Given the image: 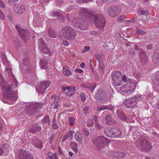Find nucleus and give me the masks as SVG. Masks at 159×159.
<instances>
[{
  "label": "nucleus",
  "mask_w": 159,
  "mask_h": 159,
  "mask_svg": "<svg viewBox=\"0 0 159 159\" xmlns=\"http://www.w3.org/2000/svg\"><path fill=\"white\" fill-rule=\"evenodd\" d=\"M62 89L63 92L67 90V91L66 92V94L68 96H70L75 93V88L73 86H66L64 87Z\"/></svg>",
  "instance_id": "f3484780"
},
{
  "label": "nucleus",
  "mask_w": 159,
  "mask_h": 159,
  "mask_svg": "<svg viewBox=\"0 0 159 159\" xmlns=\"http://www.w3.org/2000/svg\"><path fill=\"white\" fill-rule=\"evenodd\" d=\"M116 113L118 115L119 119L121 120L125 121L126 120V117L125 116L124 114L122 111L117 110Z\"/></svg>",
  "instance_id": "a878e982"
},
{
  "label": "nucleus",
  "mask_w": 159,
  "mask_h": 159,
  "mask_svg": "<svg viewBox=\"0 0 159 159\" xmlns=\"http://www.w3.org/2000/svg\"><path fill=\"white\" fill-rule=\"evenodd\" d=\"M39 65L40 67L43 69H46L48 67L47 61L44 59H41Z\"/></svg>",
  "instance_id": "393cba45"
},
{
  "label": "nucleus",
  "mask_w": 159,
  "mask_h": 159,
  "mask_svg": "<svg viewBox=\"0 0 159 159\" xmlns=\"http://www.w3.org/2000/svg\"><path fill=\"white\" fill-rule=\"evenodd\" d=\"M74 133V131H70L68 132L67 136H69L70 137H71L73 136V134Z\"/></svg>",
  "instance_id": "5fc2aeb1"
},
{
  "label": "nucleus",
  "mask_w": 159,
  "mask_h": 159,
  "mask_svg": "<svg viewBox=\"0 0 159 159\" xmlns=\"http://www.w3.org/2000/svg\"><path fill=\"white\" fill-rule=\"evenodd\" d=\"M54 139V135L53 134L51 135L50 138L49 142L50 143H53Z\"/></svg>",
  "instance_id": "603ef678"
},
{
  "label": "nucleus",
  "mask_w": 159,
  "mask_h": 159,
  "mask_svg": "<svg viewBox=\"0 0 159 159\" xmlns=\"http://www.w3.org/2000/svg\"><path fill=\"white\" fill-rule=\"evenodd\" d=\"M99 69L100 70L102 71L103 70L104 67V63L102 61H101L99 62Z\"/></svg>",
  "instance_id": "a19ab883"
},
{
  "label": "nucleus",
  "mask_w": 159,
  "mask_h": 159,
  "mask_svg": "<svg viewBox=\"0 0 159 159\" xmlns=\"http://www.w3.org/2000/svg\"><path fill=\"white\" fill-rule=\"evenodd\" d=\"M50 122V119L48 116L46 115L43 118L42 122L43 124L47 123L49 124Z\"/></svg>",
  "instance_id": "f704fd0d"
},
{
  "label": "nucleus",
  "mask_w": 159,
  "mask_h": 159,
  "mask_svg": "<svg viewBox=\"0 0 159 159\" xmlns=\"http://www.w3.org/2000/svg\"><path fill=\"white\" fill-rule=\"evenodd\" d=\"M25 6L22 5L19 6L18 7V11L19 12L21 13L25 10Z\"/></svg>",
  "instance_id": "ea45409f"
},
{
  "label": "nucleus",
  "mask_w": 159,
  "mask_h": 159,
  "mask_svg": "<svg viewBox=\"0 0 159 159\" xmlns=\"http://www.w3.org/2000/svg\"><path fill=\"white\" fill-rule=\"evenodd\" d=\"M62 44L64 46H68L69 44V43L66 40H65L63 42Z\"/></svg>",
  "instance_id": "13d9d810"
},
{
  "label": "nucleus",
  "mask_w": 159,
  "mask_h": 159,
  "mask_svg": "<svg viewBox=\"0 0 159 159\" xmlns=\"http://www.w3.org/2000/svg\"><path fill=\"white\" fill-rule=\"evenodd\" d=\"M111 156L113 157L117 158V152H111Z\"/></svg>",
  "instance_id": "3c124183"
},
{
  "label": "nucleus",
  "mask_w": 159,
  "mask_h": 159,
  "mask_svg": "<svg viewBox=\"0 0 159 159\" xmlns=\"http://www.w3.org/2000/svg\"><path fill=\"white\" fill-rule=\"evenodd\" d=\"M49 36L51 38H56L58 37L57 32L52 28H50L48 30Z\"/></svg>",
  "instance_id": "5701e85b"
},
{
  "label": "nucleus",
  "mask_w": 159,
  "mask_h": 159,
  "mask_svg": "<svg viewBox=\"0 0 159 159\" xmlns=\"http://www.w3.org/2000/svg\"><path fill=\"white\" fill-rule=\"evenodd\" d=\"M51 15L55 18H57L58 20H61V21H64L65 19V17L62 13L58 11H53L51 13Z\"/></svg>",
  "instance_id": "6ab92c4d"
},
{
  "label": "nucleus",
  "mask_w": 159,
  "mask_h": 159,
  "mask_svg": "<svg viewBox=\"0 0 159 159\" xmlns=\"http://www.w3.org/2000/svg\"><path fill=\"white\" fill-rule=\"evenodd\" d=\"M107 114H108L107 113V111H104L102 114V116L103 117H105H105L106 116Z\"/></svg>",
  "instance_id": "680f3d73"
},
{
  "label": "nucleus",
  "mask_w": 159,
  "mask_h": 159,
  "mask_svg": "<svg viewBox=\"0 0 159 159\" xmlns=\"http://www.w3.org/2000/svg\"><path fill=\"white\" fill-rule=\"evenodd\" d=\"M81 99L82 101H85L86 99L85 95L84 93H81L80 94Z\"/></svg>",
  "instance_id": "de8ad7c7"
},
{
  "label": "nucleus",
  "mask_w": 159,
  "mask_h": 159,
  "mask_svg": "<svg viewBox=\"0 0 159 159\" xmlns=\"http://www.w3.org/2000/svg\"><path fill=\"white\" fill-rule=\"evenodd\" d=\"M75 71L77 73H82L83 72V70L80 69H76L75 70Z\"/></svg>",
  "instance_id": "bf43d9fd"
},
{
  "label": "nucleus",
  "mask_w": 159,
  "mask_h": 159,
  "mask_svg": "<svg viewBox=\"0 0 159 159\" xmlns=\"http://www.w3.org/2000/svg\"><path fill=\"white\" fill-rule=\"evenodd\" d=\"M0 18L2 20H4L5 19L4 14L1 11H0Z\"/></svg>",
  "instance_id": "6e6d98bb"
},
{
  "label": "nucleus",
  "mask_w": 159,
  "mask_h": 159,
  "mask_svg": "<svg viewBox=\"0 0 159 159\" xmlns=\"http://www.w3.org/2000/svg\"><path fill=\"white\" fill-rule=\"evenodd\" d=\"M122 74L120 71H117L112 74V79L113 84L116 86L121 85V82Z\"/></svg>",
  "instance_id": "1a4fd4ad"
},
{
  "label": "nucleus",
  "mask_w": 159,
  "mask_h": 159,
  "mask_svg": "<svg viewBox=\"0 0 159 159\" xmlns=\"http://www.w3.org/2000/svg\"><path fill=\"white\" fill-rule=\"evenodd\" d=\"M80 15L81 17L77 19L74 18L72 21L73 24L74 26L81 30H86L88 28V24L83 17L90 21H94L93 14L90 10L85 8L80 11Z\"/></svg>",
  "instance_id": "f257e3e1"
},
{
  "label": "nucleus",
  "mask_w": 159,
  "mask_h": 159,
  "mask_svg": "<svg viewBox=\"0 0 159 159\" xmlns=\"http://www.w3.org/2000/svg\"><path fill=\"white\" fill-rule=\"evenodd\" d=\"M113 134L114 136L112 138H115L116 137H120L122 136V132L119 129L116 130V131L113 132Z\"/></svg>",
  "instance_id": "2f4dec72"
},
{
  "label": "nucleus",
  "mask_w": 159,
  "mask_h": 159,
  "mask_svg": "<svg viewBox=\"0 0 159 159\" xmlns=\"http://www.w3.org/2000/svg\"><path fill=\"white\" fill-rule=\"evenodd\" d=\"M95 98L97 101L102 103L106 102L109 99L107 94L101 89L98 90L95 95Z\"/></svg>",
  "instance_id": "0eeeda50"
},
{
  "label": "nucleus",
  "mask_w": 159,
  "mask_h": 159,
  "mask_svg": "<svg viewBox=\"0 0 159 159\" xmlns=\"http://www.w3.org/2000/svg\"><path fill=\"white\" fill-rule=\"evenodd\" d=\"M106 124L108 125H113L116 124V121L112 118L111 115L109 114H107L105 117Z\"/></svg>",
  "instance_id": "a211bd4d"
},
{
  "label": "nucleus",
  "mask_w": 159,
  "mask_h": 159,
  "mask_svg": "<svg viewBox=\"0 0 159 159\" xmlns=\"http://www.w3.org/2000/svg\"><path fill=\"white\" fill-rule=\"evenodd\" d=\"M121 8L119 6H112L109 7L107 12L109 16L112 18L117 16L120 14Z\"/></svg>",
  "instance_id": "6e6552de"
},
{
  "label": "nucleus",
  "mask_w": 159,
  "mask_h": 159,
  "mask_svg": "<svg viewBox=\"0 0 159 159\" xmlns=\"http://www.w3.org/2000/svg\"><path fill=\"white\" fill-rule=\"evenodd\" d=\"M41 127L36 124H33L31 128L28 130L32 134H35L36 132L39 131L41 130Z\"/></svg>",
  "instance_id": "412c9836"
},
{
  "label": "nucleus",
  "mask_w": 159,
  "mask_h": 159,
  "mask_svg": "<svg viewBox=\"0 0 159 159\" xmlns=\"http://www.w3.org/2000/svg\"><path fill=\"white\" fill-rule=\"evenodd\" d=\"M33 143L34 146L38 148H42V143L40 140H38L35 137H33L32 139Z\"/></svg>",
  "instance_id": "4be33fe9"
},
{
  "label": "nucleus",
  "mask_w": 159,
  "mask_h": 159,
  "mask_svg": "<svg viewBox=\"0 0 159 159\" xmlns=\"http://www.w3.org/2000/svg\"><path fill=\"white\" fill-rule=\"evenodd\" d=\"M0 6L2 8H4L5 7L4 3L2 1L0 2Z\"/></svg>",
  "instance_id": "338daca9"
},
{
  "label": "nucleus",
  "mask_w": 159,
  "mask_h": 159,
  "mask_svg": "<svg viewBox=\"0 0 159 159\" xmlns=\"http://www.w3.org/2000/svg\"><path fill=\"white\" fill-rule=\"evenodd\" d=\"M128 83L129 85L125 87L126 89L124 91L127 93V94H129L132 92L136 86L137 82V81L132 79H128Z\"/></svg>",
  "instance_id": "9b49d317"
},
{
  "label": "nucleus",
  "mask_w": 159,
  "mask_h": 159,
  "mask_svg": "<svg viewBox=\"0 0 159 159\" xmlns=\"http://www.w3.org/2000/svg\"><path fill=\"white\" fill-rule=\"evenodd\" d=\"M106 19L101 14L94 16V23L96 27L101 30H103L105 25Z\"/></svg>",
  "instance_id": "39448f33"
},
{
  "label": "nucleus",
  "mask_w": 159,
  "mask_h": 159,
  "mask_svg": "<svg viewBox=\"0 0 159 159\" xmlns=\"http://www.w3.org/2000/svg\"><path fill=\"white\" fill-rule=\"evenodd\" d=\"M57 96L55 94H53L50 96L49 99L52 100L54 98V99L55 98H56V97H57Z\"/></svg>",
  "instance_id": "052dcab7"
},
{
  "label": "nucleus",
  "mask_w": 159,
  "mask_h": 159,
  "mask_svg": "<svg viewBox=\"0 0 159 159\" xmlns=\"http://www.w3.org/2000/svg\"><path fill=\"white\" fill-rule=\"evenodd\" d=\"M82 131L83 132V134L86 136H89V133L88 131L86 129H82Z\"/></svg>",
  "instance_id": "49530a36"
},
{
  "label": "nucleus",
  "mask_w": 159,
  "mask_h": 159,
  "mask_svg": "<svg viewBox=\"0 0 159 159\" xmlns=\"http://www.w3.org/2000/svg\"><path fill=\"white\" fill-rule=\"evenodd\" d=\"M75 138L78 142L82 143L83 137L81 134L79 132H76L75 134Z\"/></svg>",
  "instance_id": "b1692460"
},
{
  "label": "nucleus",
  "mask_w": 159,
  "mask_h": 159,
  "mask_svg": "<svg viewBox=\"0 0 159 159\" xmlns=\"http://www.w3.org/2000/svg\"><path fill=\"white\" fill-rule=\"evenodd\" d=\"M18 0H8V2L11 4H12L14 2L17 1Z\"/></svg>",
  "instance_id": "774afa93"
},
{
  "label": "nucleus",
  "mask_w": 159,
  "mask_h": 159,
  "mask_svg": "<svg viewBox=\"0 0 159 159\" xmlns=\"http://www.w3.org/2000/svg\"><path fill=\"white\" fill-rule=\"evenodd\" d=\"M139 56L140 61L143 64H144L147 62V57L146 52L144 50L140 49L139 50Z\"/></svg>",
  "instance_id": "dca6fc26"
},
{
  "label": "nucleus",
  "mask_w": 159,
  "mask_h": 159,
  "mask_svg": "<svg viewBox=\"0 0 159 159\" xmlns=\"http://www.w3.org/2000/svg\"><path fill=\"white\" fill-rule=\"evenodd\" d=\"M42 105L36 104L29 107L28 109L27 113L29 115H32L39 112L41 108Z\"/></svg>",
  "instance_id": "ddd939ff"
},
{
  "label": "nucleus",
  "mask_w": 159,
  "mask_h": 159,
  "mask_svg": "<svg viewBox=\"0 0 159 159\" xmlns=\"http://www.w3.org/2000/svg\"><path fill=\"white\" fill-rule=\"evenodd\" d=\"M117 158H121L125 157V153L122 152H117Z\"/></svg>",
  "instance_id": "c03bdc74"
},
{
  "label": "nucleus",
  "mask_w": 159,
  "mask_h": 159,
  "mask_svg": "<svg viewBox=\"0 0 159 159\" xmlns=\"http://www.w3.org/2000/svg\"><path fill=\"white\" fill-rule=\"evenodd\" d=\"M18 159H33V157L29 152L20 150H19Z\"/></svg>",
  "instance_id": "4468645a"
},
{
  "label": "nucleus",
  "mask_w": 159,
  "mask_h": 159,
  "mask_svg": "<svg viewBox=\"0 0 159 159\" xmlns=\"http://www.w3.org/2000/svg\"><path fill=\"white\" fill-rule=\"evenodd\" d=\"M152 44H149L147 47V48L148 49H151L152 48Z\"/></svg>",
  "instance_id": "69168bd1"
},
{
  "label": "nucleus",
  "mask_w": 159,
  "mask_h": 159,
  "mask_svg": "<svg viewBox=\"0 0 159 159\" xmlns=\"http://www.w3.org/2000/svg\"><path fill=\"white\" fill-rule=\"evenodd\" d=\"M68 119L69 121V124L72 126L74 125L75 119L73 117H69Z\"/></svg>",
  "instance_id": "37998d69"
},
{
  "label": "nucleus",
  "mask_w": 159,
  "mask_h": 159,
  "mask_svg": "<svg viewBox=\"0 0 159 159\" xmlns=\"http://www.w3.org/2000/svg\"><path fill=\"white\" fill-rule=\"evenodd\" d=\"M125 18V16L124 15H122L118 18V20L120 22H122Z\"/></svg>",
  "instance_id": "864d4df0"
},
{
  "label": "nucleus",
  "mask_w": 159,
  "mask_h": 159,
  "mask_svg": "<svg viewBox=\"0 0 159 159\" xmlns=\"http://www.w3.org/2000/svg\"><path fill=\"white\" fill-rule=\"evenodd\" d=\"M63 74L66 76H69L72 75L71 72L69 70L68 67H64L63 70Z\"/></svg>",
  "instance_id": "c756f323"
},
{
  "label": "nucleus",
  "mask_w": 159,
  "mask_h": 159,
  "mask_svg": "<svg viewBox=\"0 0 159 159\" xmlns=\"http://www.w3.org/2000/svg\"><path fill=\"white\" fill-rule=\"evenodd\" d=\"M96 58L99 62L102 61L105 58V56L104 54L102 53L98 54L96 53L95 55Z\"/></svg>",
  "instance_id": "7c9ffc66"
},
{
  "label": "nucleus",
  "mask_w": 159,
  "mask_h": 159,
  "mask_svg": "<svg viewBox=\"0 0 159 159\" xmlns=\"http://www.w3.org/2000/svg\"><path fill=\"white\" fill-rule=\"evenodd\" d=\"M109 142L108 140L102 136H99L96 138L93 142L97 149L101 152L105 146V144Z\"/></svg>",
  "instance_id": "20e7f679"
},
{
  "label": "nucleus",
  "mask_w": 159,
  "mask_h": 159,
  "mask_svg": "<svg viewBox=\"0 0 159 159\" xmlns=\"http://www.w3.org/2000/svg\"><path fill=\"white\" fill-rule=\"evenodd\" d=\"M90 48L89 46H85L84 48L82 50L81 52L83 53H85L89 51Z\"/></svg>",
  "instance_id": "79ce46f5"
},
{
  "label": "nucleus",
  "mask_w": 159,
  "mask_h": 159,
  "mask_svg": "<svg viewBox=\"0 0 159 159\" xmlns=\"http://www.w3.org/2000/svg\"><path fill=\"white\" fill-rule=\"evenodd\" d=\"M122 80L125 83L127 81V79L126 78V76L125 75H123L122 77Z\"/></svg>",
  "instance_id": "4d7b16f0"
},
{
  "label": "nucleus",
  "mask_w": 159,
  "mask_h": 159,
  "mask_svg": "<svg viewBox=\"0 0 159 159\" xmlns=\"http://www.w3.org/2000/svg\"><path fill=\"white\" fill-rule=\"evenodd\" d=\"M1 85L2 90L7 99L14 101L17 98L16 92L13 91L14 87L13 84L9 85L3 82Z\"/></svg>",
  "instance_id": "f03ea898"
},
{
  "label": "nucleus",
  "mask_w": 159,
  "mask_h": 159,
  "mask_svg": "<svg viewBox=\"0 0 159 159\" xmlns=\"http://www.w3.org/2000/svg\"><path fill=\"white\" fill-rule=\"evenodd\" d=\"M71 147L72 149L75 151L76 153H77L78 151V149L77 148V144L75 142H71Z\"/></svg>",
  "instance_id": "72a5a7b5"
},
{
  "label": "nucleus",
  "mask_w": 159,
  "mask_h": 159,
  "mask_svg": "<svg viewBox=\"0 0 159 159\" xmlns=\"http://www.w3.org/2000/svg\"><path fill=\"white\" fill-rule=\"evenodd\" d=\"M126 106L127 108H131L136 105V101L134 99L129 98L127 99L125 102Z\"/></svg>",
  "instance_id": "aec40b11"
},
{
  "label": "nucleus",
  "mask_w": 159,
  "mask_h": 159,
  "mask_svg": "<svg viewBox=\"0 0 159 159\" xmlns=\"http://www.w3.org/2000/svg\"><path fill=\"white\" fill-rule=\"evenodd\" d=\"M52 128L54 130H58L59 127L57 124V119L56 118H53L52 120Z\"/></svg>",
  "instance_id": "c85d7f7f"
},
{
  "label": "nucleus",
  "mask_w": 159,
  "mask_h": 159,
  "mask_svg": "<svg viewBox=\"0 0 159 159\" xmlns=\"http://www.w3.org/2000/svg\"><path fill=\"white\" fill-rule=\"evenodd\" d=\"M139 11L140 12V14L143 15H146L147 14V11H144L143 9H141L139 10Z\"/></svg>",
  "instance_id": "8fccbe9b"
},
{
  "label": "nucleus",
  "mask_w": 159,
  "mask_h": 159,
  "mask_svg": "<svg viewBox=\"0 0 159 159\" xmlns=\"http://www.w3.org/2000/svg\"><path fill=\"white\" fill-rule=\"evenodd\" d=\"M48 157L47 159H59L56 155H53L52 153L49 152L48 153Z\"/></svg>",
  "instance_id": "4c0bfd02"
},
{
  "label": "nucleus",
  "mask_w": 159,
  "mask_h": 159,
  "mask_svg": "<svg viewBox=\"0 0 159 159\" xmlns=\"http://www.w3.org/2000/svg\"><path fill=\"white\" fill-rule=\"evenodd\" d=\"M155 80L157 83H159V74L155 76Z\"/></svg>",
  "instance_id": "e2e57ef3"
},
{
  "label": "nucleus",
  "mask_w": 159,
  "mask_h": 159,
  "mask_svg": "<svg viewBox=\"0 0 159 159\" xmlns=\"http://www.w3.org/2000/svg\"><path fill=\"white\" fill-rule=\"evenodd\" d=\"M142 98V96L140 94H137L134 97L132 98V99H134L136 101V104L138 101H140Z\"/></svg>",
  "instance_id": "e433bc0d"
},
{
  "label": "nucleus",
  "mask_w": 159,
  "mask_h": 159,
  "mask_svg": "<svg viewBox=\"0 0 159 159\" xmlns=\"http://www.w3.org/2000/svg\"><path fill=\"white\" fill-rule=\"evenodd\" d=\"M93 123L92 120H89L87 122V125L88 127H92L93 126Z\"/></svg>",
  "instance_id": "a18cd8bd"
},
{
  "label": "nucleus",
  "mask_w": 159,
  "mask_h": 159,
  "mask_svg": "<svg viewBox=\"0 0 159 159\" xmlns=\"http://www.w3.org/2000/svg\"><path fill=\"white\" fill-rule=\"evenodd\" d=\"M140 149L143 152H148L152 149L151 144L146 140H143L140 142Z\"/></svg>",
  "instance_id": "f8f14e48"
},
{
  "label": "nucleus",
  "mask_w": 159,
  "mask_h": 159,
  "mask_svg": "<svg viewBox=\"0 0 159 159\" xmlns=\"http://www.w3.org/2000/svg\"><path fill=\"white\" fill-rule=\"evenodd\" d=\"M104 132L106 135L108 137L112 138L114 136L113 134V131L110 128H106L104 130Z\"/></svg>",
  "instance_id": "bb28decb"
},
{
  "label": "nucleus",
  "mask_w": 159,
  "mask_h": 159,
  "mask_svg": "<svg viewBox=\"0 0 159 159\" xmlns=\"http://www.w3.org/2000/svg\"><path fill=\"white\" fill-rule=\"evenodd\" d=\"M155 58L153 59V61L154 62L157 63H159V52L155 55Z\"/></svg>",
  "instance_id": "c9c22d12"
},
{
  "label": "nucleus",
  "mask_w": 159,
  "mask_h": 159,
  "mask_svg": "<svg viewBox=\"0 0 159 159\" xmlns=\"http://www.w3.org/2000/svg\"><path fill=\"white\" fill-rule=\"evenodd\" d=\"M15 27L20 38L23 40L25 43L29 40L30 34L28 31L25 29L20 28L18 25H16Z\"/></svg>",
  "instance_id": "423d86ee"
},
{
  "label": "nucleus",
  "mask_w": 159,
  "mask_h": 159,
  "mask_svg": "<svg viewBox=\"0 0 159 159\" xmlns=\"http://www.w3.org/2000/svg\"><path fill=\"white\" fill-rule=\"evenodd\" d=\"M61 33L64 37L70 41H73L76 35L75 30L70 26L63 27L61 29Z\"/></svg>",
  "instance_id": "7ed1b4c3"
},
{
  "label": "nucleus",
  "mask_w": 159,
  "mask_h": 159,
  "mask_svg": "<svg viewBox=\"0 0 159 159\" xmlns=\"http://www.w3.org/2000/svg\"><path fill=\"white\" fill-rule=\"evenodd\" d=\"M89 107L87 105L85 106L84 107V113L85 114H86L87 113L88 111L89 110Z\"/></svg>",
  "instance_id": "09e8293b"
},
{
  "label": "nucleus",
  "mask_w": 159,
  "mask_h": 159,
  "mask_svg": "<svg viewBox=\"0 0 159 159\" xmlns=\"http://www.w3.org/2000/svg\"><path fill=\"white\" fill-rule=\"evenodd\" d=\"M113 108V107L112 106H103L100 108H98L99 111H101L105 109H109L112 111Z\"/></svg>",
  "instance_id": "473e14b6"
},
{
  "label": "nucleus",
  "mask_w": 159,
  "mask_h": 159,
  "mask_svg": "<svg viewBox=\"0 0 159 159\" xmlns=\"http://www.w3.org/2000/svg\"><path fill=\"white\" fill-rule=\"evenodd\" d=\"M39 45L43 53H47L49 52H50L49 49L48 48L46 43L43 41V38H41L39 39Z\"/></svg>",
  "instance_id": "2eb2a0df"
},
{
  "label": "nucleus",
  "mask_w": 159,
  "mask_h": 159,
  "mask_svg": "<svg viewBox=\"0 0 159 159\" xmlns=\"http://www.w3.org/2000/svg\"><path fill=\"white\" fill-rule=\"evenodd\" d=\"M97 33H98V32L93 31H91L90 32V34L91 35H97Z\"/></svg>",
  "instance_id": "0e129e2a"
},
{
  "label": "nucleus",
  "mask_w": 159,
  "mask_h": 159,
  "mask_svg": "<svg viewBox=\"0 0 159 159\" xmlns=\"http://www.w3.org/2000/svg\"><path fill=\"white\" fill-rule=\"evenodd\" d=\"M50 85V82L48 81H43L40 82L39 86L36 88V91L39 94H42Z\"/></svg>",
  "instance_id": "9d476101"
},
{
  "label": "nucleus",
  "mask_w": 159,
  "mask_h": 159,
  "mask_svg": "<svg viewBox=\"0 0 159 159\" xmlns=\"http://www.w3.org/2000/svg\"><path fill=\"white\" fill-rule=\"evenodd\" d=\"M60 98L58 96L56 97V98L54 99L53 108L55 109H57L60 104Z\"/></svg>",
  "instance_id": "cd10ccee"
},
{
  "label": "nucleus",
  "mask_w": 159,
  "mask_h": 159,
  "mask_svg": "<svg viewBox=\"0 0 159 159\" xmlns=\"http://www.w3.org/2000/svg\"><path fill=\"white\" fill-rule=\"evenodd\" d=\"M135 32L138 34L140 35L144 34L145 33V31L143 30H141L138 28H136Z\"/></svg>",
  "instance_id": "58836bf2"
}]
</instances>
